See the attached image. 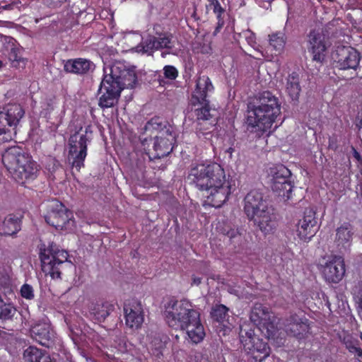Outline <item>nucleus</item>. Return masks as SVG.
<instances>
[{"mask_svg":"<svg viewBox=\"0 0 362 362\" xmlns=\"http://www.w3.org/2000/svg\"><path fill=\"white\" fill-rule=\"evenodd\" d=\"M210 6H213L214 13H217V12L224 13L225 12L224 8H222V6H221V4L218 0L216 1V2L214 3L213 4H211Z\"/></svg>","mask_w":362,"mask_h":362,"instance_id":"46","label":"nucleus"},{"mask_svg":"<svg viewBox=\"0 0 362 362\" xmlns=\"http://www.w3.org/2000/svg\"><path fill=\"white\" fill-rule=\"evenodd\" d=\"M219 30H220V28L216 27V30H215V33H216L217 32H218V31H219Z\"/></svg>","mask_w":362,"mask_h":362,"instance_id":"58","label":"nucleus"},{"mask_svg":"<svg viewBox=\"0 0 362 362\" xmlns=\"http://www.w3.org/2000/svg\"><path fill=\"white\" fill-rule=\"evenodd\" d=\"M358 305L362 304V281H361V284H360L359 289L358 291Z\"/></svg>","mask_w":362,"mask_h":362,"instance_id":"49","label":"nucleus"},{"mask_svg":"<svg viewBox=\"0 0 362 362\" xmlns=\"http://www.w3.org/2000/svg\"><path fill=\"white\" fill-rule=\"evenodd\" d=\"M215 109L196 108L194 113L196 115V133L197 136L205 141H209L213 145V134L211 129L216 124V117H215Z\"/></svg>","mask_w":362,"mask_h":362,"instance_id":"9","label":"nucleus"},{"mask_svg":"<svg viewBox=\"0 0 362 362\" xmlns=\"http://www.w3.org/2000/svg\"><path fill=\"white\" fill-rule=\"evenodd\" d=\"M319 2H325V1H329V2H334L335 0H317Z\"/></svg>","mask_w":362,"mask_h":362,"instance_id":"54","label":"nucleus"},{"mask_svg":"<svg viewBox=\"0 0 362 362\" xmlns=\"http://www.w3.org/2000/svg\"><path fill=\"white\" fill-rule=\"evenodd\" d=\"M162 165H163V164H161L160 165H153V168H157V167H158V168H160Z\"/></svg>","mask_w":362,"mask_h":362,"instance_id":"56","label":"nucleus"},{"mask_svg":"<svg viewBox=\"0 0 362 362\" xmlns=\"http://www.w3.org/2000/svg\"><path fill=\"white\" fill-rule=\"evenodd\" d=\"M297 235L300 240L308 242L315 235L317 230L315 212L312 209H305L303 218L297 224Z\"/></svg>","mask_w":362,"mask_h":362,"instance_id":"16","label":"nucleus"},{"mask_svg":"<svg viewBox=\"0 0 362 362\" xmlns=\"http://www.w3.org/2000/svg\"><path fill=\"white\" fill-rule=\"evenodd\" d=\"M67 0H52L53 3L57 6L58 4H61L62 3L66 2Z\"/></svg>","mask_w":362,"mask_h":362,"instance_id":"51","label":"nucleus"},{"mask_svg":"<svg viewBox=\"0 0 362 362\" xmlns=\"http://www.w3.org/2000/svg\"><path fill=\"white\" fill-rule=\"evenodd\" d=\"M23 359L25 362H54L47 353L33 346L24 350Z\"/></svg>","mask_w":362,"mask_h":362,"instance_id":"32","label":"nucleus"},{"mask_svg":"<svg viewBox=\"0 0 362 362\" xmlns=\"http://www.w3.org/2000/svg\"><path fill=\"white\" fill-rule=\"evenodd\" d=\"M257 337L255 334V331L252 328H244L241 327L240 331V340L243 347L246 343L252 341Z\"/></svg>","mask_w":362,"mask_h":362,"instance_id":"40","label":"nucleus"},{"mask_svg":"<svg viewBox=\"0 0 362 362\" xmlns=\"http://www.w3.org/2000/svg\"><path fill=\"white\" fill-rule=\"evenodd\" d=\"M350 352L355 354L360 362H362V349L354 345H347Z\"/></svg>","mask_w":362,"mask_h":362,"instance_id":"44","label":"nucleus"},{"mask_svg":"<svg viewBox=\"0 0 362 362\" xmlns=\"http://www.w3.org/2000/svg\"><path fill=\"white\" fill-rule=\"evenodd\" d=\"M216 14V16H217V19H218V21L219 20H223L221 17V15L223 13H219V12H217V13H215Z\"/></svg>","mask_w":362,"mask_h":362,"instance_id":"53","label":"nucleus"},{"mask_svg":"<svg viewBox=\"0 0 362 362\" xmlns=\"http://www.w3.org/2000/svg\"><path fill=\"white\" fill-rule=\"evenodd\" d=\"M214 90V86L209 76L199 75L196 81V88L193 92L191 103L194 106L200 105L199 108L211 109L208 100L209 93Z\"/></svg>","mask_w":362,"mask_h":362,"instance_id":"15","label":"nucleus"},{"mask_svg":"<svg viewBox=\"0 0 362 362\" xmlns=\"http://www.w3.org/2000/svg\"><path fill=\"white\" fill-rule=\"evenodd\" d=\"M25 111L19 104H9L0 112V135L16 134V128L24 116Z\"/></svg>","mask_w":362,"mask_h":362,"instance_id":"11","label":"nucleus"},{"mask_svg":"<svg viewBox=\"0 0 362 362\" xmlns=\"http://www.w3.org/2000/svg\"><path fill=\"white\" fill-rule=\"evenodd\" d=\"M72 213L62 203L57 204L45 216V221L57 230H68L74 226Z\"/></svg>","mask_w":362,"mask_h":362,"instance_id":"13","label":"nucleus"},{"mask_svg":"<svg viewBox=\"0 0 362 362\" xmlns=\"http://www.w3.org/2000/svg\"><path fill=\"white\" fill-rule=\"evenodd\" d=\"M95 69V64L83 58L71 59L64 62V70L67 73L83 75Z\"/></svg>","mask_w":362,"mask_h":362,"instance_id":"26","label":"nucleus"},{"mask_svg":"<svg viewBox=\"0 0 362 362\" xmlns=\"http://www.w3.org/2000/svg\"><path fill=\"white\" fill-rule=\"evenodd\" d=\"M345 274L344 259L340 256H334L326 262L323 267L322 274L327 281L330 283L339 282Z\"/></svg>","mask_w":362,"mask_h":362,"instance_id":"20","label":"nucleus"},{"mask_svg":"<svg viewBox=\"0 0 362 362\" xmlns=\"http://www.w3.org/2000/svg\"><path fill=\"white\" fill-rule=\"evenodd\" d=\"M30 334L34 340L46 347L51 345L54 337L49 325L45 322H38L33 326L30 329Z\"/></svg>","mask_w":362,"mask_h":362,"instance_id":"24","label":"nucleus"},{"mask_svg":"<svg viewBox=\"0 0 362 362\" xmlns=\"http://www.w3.org/2000/svg\"><path fill=\"white\" fill-rule=\"evenodd\" d=\"M114 310V304L107 300H98L91 303L89 305L90 316L93 320L99 322H104Z\"/></svg>","mask_w":362,"mask_h":362,"instance_id":"25","label":"nucleus"},{"mask_svg":"<svg viewBox=\"0 0 362 362\" xmlns=\"http://www.w3.org/2000/svg\"><path fill=\"white\" fill-rule=\"evenodd\" d=\"M360 338H361V341H362V332H361Z\"/></svg>","mask_w":362,"mask_h":362,"instance_id":"59","label":"nucleus"},{"mask_svg":"<svg viewBox=\"0 0 362 362\" xmlns=\"http://www.w3.org/2000/svg\"><path fill=\"white\" fill-rule=\"evenodd\" d=\"M219 30H220V28L216 27V30H215V33H216L217 32H218V31H219Z\"/></svg>","mask_w":362,"mask_h":362,"instance_id":"57","label":"nucleus"},{"mask_svg":"<svg viewBox=\"0 0 362 362\" xmlns=\"http://www.w3.org/2000/svg\"><path fill=\"white\" fill-rule=\"evenodd\" d=\"M283 325L288 335L298 339L305 338L310 329L308 320L306 317H300L296 314H292L285 318Z\"/></svg>","mask_w":362,"mask_h":362,"instance_id":"17","label":"nucleus"},{"mask_svg":"<svg viewBox=\"0 0 362 362\" xmlns=\"http://www.w3.org/2000/svg\"><path fill=\"white\" fill-rule=\"evenodd\" d=\"M172 47V36L168 33H159L157 37L149 34L143 37L141 42L134 49L138 53L152 55L155 50Z\"/></svg>","mask_w":362,"mask_h":362,"instance_id":"12","label":"nucleus"},{"mask_svg":"<svg viewBox=\"0 0 362 362\" xmlns=\"http://www.w3.org/2000/svg\"><path fill=\"white\" fill-rule=\"evenodd\" d=\"M248 219L253 223L255 227L265 235L273 233L277 226L274 209L270 206L256 212L248 217Z\"/></svg>","mask_w":362,"mask_h":362,"instance_id":"14","label":"nucleus"},{"mask_svg":"<svg viewBox=\"0 0 362 362\" xmlns=\"http://www.w3.org/2000/svg\"><path fill=\"white\" fill-rule=\"evenodd\" d=\"M16 312V309L11 304L6 303L0 297V320L3 321L12 320Z\"/></svg>","mask_w":362,"mask_h":362,"instance_id":"37","label":"nucleus"},{"mask_svg":"<svg viewBox=\"0 0 362 362\" xmlns=\"http://www.w3.org/2000/svg\"><path fill=\"white\" fill-rule=\"evenodd\" d=\"M269 44L276 52L280 53L284 49L285 46L284 34L281 33H278L269 35Z\"/></svg>","mask_w":362,"mask_h":362,"instance_id":"39","label":"nucleus"},{"mask_svg":"<svg viewBox=\"0 0 362 362\" xmlns=\"http://www.w3.org/2000/svg\"><path fill=\"white\" fill-rule=\"evenodd\" d=\"M188 178L197 189L204 192L205 203L213 207H221L231 193L232 185L226 180L224 170L216 163L193 166Z\"/></svg>","mask_w":362,"mask_h":362,"instance_id":"1","label":"nucleus"},{"mask_svg":"<svg viewBox=\"0 0 362 362\" xmlns=\"http://www.w3.org/2000/svg\"><path fill=\"white\" fill-rule=\"evenodd\" d=\"M195 320L196 319H192V324L188 325V326L183 328L182 330L186 331L189 339L192 343L198 344L203 341L206 333L201 320H199L197 322H195Z\"/></svg>","mask_w":362,"mask_h":362,"instance_id":"29","label":"nucleus"},{"mask_svg":"<svg viewBox=\"0 0 362 362\" xmlns=\"http://www.w3.org/2000/svg\"><path fill=\"white\" fill-rule=\"evenodd\" d=\"M271 318L268 308L260 303H256L250 313V320L257 327Z\"/></svg>","mask_w":362,"mask_h":362,"instance_id":"33","label":"nucleus"},{"mask_svg":"<svg viewBox=\"0 0 362 362\" xmlns=\"http://www.w3.org/2000/svg\"><path fill=\"white\" fill-rule=\"evenodd\" d=\"M29 154L21 147L13 146L8 148L2 154V162L11 174L20 164H25Z\"/></svg>","mask_w":362,"mask_h":362,"instance_id":"18","label":"nucleus"},{"mask_svg":"<svg viewBox=\"0 0 362 362\" xmlns=\"http://www.w3.org/2000/svg\"><path fill=\"white\" fill-rule=\"evenodd\" d=\"M358 316L360 317V318L362 320V304H358Z\"/></svg>","mask_w":362,"mask_h":362,"instance_id":"50","label":"nucleus"},{"mask_svg":"<svg viewBox=\"0 0 362 362\" xmlns=\"http://www.w3.org/2000/svg\"><path fill=\"white\" fill-rule=\"evenodd\" d=\"M38 247L42 270L45 275H49L52 279H61L62 272L72 267L71 262L68 260L67 252L59 250L56 244L52 243L46 245L41 243Z\"/></svg>","mask_w":362,"mask_h":362,"instance_id":"4","label":"nucleus"},{"mask_svg":"<svg viewBox=\"0 0 362 362\" xmlns=\"http://www.w3.org/2000/svg\"><path fill=\"white\" fill-rule=\"evenodd\" d=\"M2 66V62L0 60V67Z\"/></svg>","mask_w":362,"mask_h":362,"instance_id":"60","label":"nucleus"},{"mask_svg":"<svg viewBox=\"0 0 362 362\" xmlns=\"http://www.w3.org/2000/svg\"><path fill=\"white\" fill-rule=\"evenodd\" d=\"M332 58L335 68L341 71H350L348 78H354L358 76L360 69L361 53L350 46H338L333 52Z\"/></svg>","mask_w":362,"mask_h":362,"instance_id":"7","label":"nucleus"},{"mask_svg":"<svg viewBox=\"0 0 362 362\" xmlns=\"http://www.w3.org/2000/svg\"><path fill=\"white\" fill-rule=\"evenodd\" d=\"M87 133L88 129L83 132L81 127L69 139V159L72 160L71 166L78 172L84 166V160L87 156V142L90 141Z\"/></svg>","mask_w":362,"mask_h":362,"instance_id":"8","label":"nucleus"},{"mask_svg":"<svg viewBox=\"0 0 362 362\" xmlns=\"http://www.w3.org/2000/svg\"><path fill=\"white\" fill-rule=\"evenodd\" d=\"M136 81L134 68L129 67L124 62L118 61L105 66L98 90L101 94L98 105L103 109L114 107L118 103L122 90L134 88Z\"/></svg>","mask_w":362,"mask_h":362,"instance_id":"2","label":"nucleus"},{"mask_svg":"<svg viewBox=\"0 0 362 362\" xmlns=\"http://www.w3.org/2000/svg\"><path fill=\"white\" fill-rule=\"evenodd\" d=\"M271 187L279 197L290 199L293 189V185L289 180L291 171L283 165L270 168Z\"/></svg>","mask_w":362,"mask_h":362,"instance_id":"10","label":"nucleus"},{"mask_svg":"<svg viewBox=\"0 0 362 362\" xmlns=\"http://www.w3.org/2000/svg\"><path fill=\"white\" fill-rule=\"evenodd\" d=\"M8 58L11 61H19L20 60V56H18V49L16 47H11V52L8 55Z\"/></svg>","mask_w":362,"mask_h":362,"instance_id":"45","label":"nucleus"},{"mask_svg":"<svg viewBox=\"0 0 362 362\" xmlns=\"http://www.w3.org/2000/svg\"><path fill=\"white\" fill-rule=\"evenodd\" d=\"M166 346V341L160 337H154L151 342V351L157 358L160 359L164 354Z\"/></svg>","mask_w":362,"mask_h":362,"instance_id":"36","label":"nucleus"},{"mask_svg":"<svg viewBox=\"0 0 362 362\" xmlns=\"http://www.w3.org/2000/svg\"><path fill=\"white\" fill-rule=\"evenodd\" d=\"M169 54V52H162L161 53V55L163 57H165L166 56V54Z\"/></svg>","mask_w":362,"mask_h":362,"instance_id":"55","label":"nucleus"},{"mask_svg":"<svg viewBox=\"0 0 362 362\" xmlns=\"http://www.w3.org/2000/svg\"><path fill=\"white\" fill-rule=\"evenodd\" d=\"M21 296L27 300H33L35 298V291L33 287L28 284H24L21 288Z\"/></svg>","mask_w":362,"mask_h":362,"instance_id":"42","label":"nucleus"},{"mask_svg":"<svg viewBox=\"0 0 362 362\" xmlns=\"http://www.w3.org/2000/svg\"><path fill=\"white\" fill-rule=\"evenodd\" d=\"M244 349L249 351H257V353L262 354L263 356L259 361H262V359L267 357L270 353V348L267 343L259 339L258 337L252 341L246 343Z\"/></svg>","mask_w":362,"mask_h":362,"instance_id":"34","label":"nucleus"},{"mask_svg":"<svg viewBox=\"0 0 362 362\" xmlns=\"http://www.w3.org/2000/svg\"><path fill=\"white\" fill-rule=\"evenodd\" d=\"M22 216L13 214L6 216L0 223V236L16 237L21 230Z\"/></svg>","mask_w":362,"mask_h":362,"instance_id":"27","label":"nucleus"},{"mask_svg":"<svg viewBox=\"0 0 362 362\" xmlns=\"http://www.w3.org/2000/svg\"><path fill=\"white\" fill-rule=\"evenodd\" d=\"M353 156L359 163H362V157L360 155V153L354 148H353Z\"/></svg>","mask_w":362,"mask_h":362,"instance_id":"47","label":"nucleus"},{"mask_svg":"<svg viewBox=\"0 0 362 362\" xmlns=\"http://www.w3.org/2000/svg\"><path fill=\"white\" fill-rule=\"evenodd\" d=\"M126 325L132 329H139L144 320V310L140 302L134 300L124 306Z\"/></svg>","mask_w":362,"mask_h":362,"instance_id":"21","label":"nucleus"},{"mask_svg":"<svg viewBox=\"0 0 362 362\" xmlns=\"http://www.w3.org/2000/svg\"><path fill=\"white\" fill-rule=\"evenodd\" d=\"M247 129L260 137L270 129L281 113V104L270 91L259 93L247 105Z\"/></svg>","mask_w":362,"mask_h":362,"instance_id":"3","label":"nucleus"},{"mask_svg":"<svg viewBox=\"0 0 362 362\" xmlns=\"http://www.w3.org/2000/svg\"><path fill=\"white\" fill-rule=\"evenodd\" d=\"M25 160V164H20L11 173L13 179L21 184L35 180L39 172L38 165L30 155L26 157Z\"/></svg>","mask_w":362,"mask_h":362,"instance_id":"19","label":"nucleus"},{"mask_svg":"<svg viewBox=\"0 0 362 362\" xmlns=\"http://www.w3.org/2000/svg\"><path fill=\"white\" fill-rule=\"evenodd\" d=\"M224 24V21L223 20H219L217 23V27L221 28L223 27Z\"/></svg>","mask_w":362,"mask_h":362,"instance_id":"52","label":"nucleus"},{"mask_svg":"<svg viewBox=\"0 0 362 362\" xmlns=\"http://www.w3.org/2000/svg\"><path fill=\"white\" fill-rule=\"evenodd\" d=\"M202 283V278L197 276H192V285L199 286Z\"/></svg>","mask_w":362,"mask_h":362,"instance_id":"48","label":"nucleus"},{"mask_svg":"<svg viewBox=\"0 0 362 362\" xmlns=\"http://www.w3.org/2000/svg\"><path fill=\"white\" fill-rule=\"evenodd\" d=\"M228 308L224 305H216L211 312V317L217 322H222L228 316Z\"/></svg>","mask_w":362,"mask_h":362,"instance_id":"38","label":"nucleus"},{"mask_svg":"<svg viewBox=\"0 0 362 362\" xmlns=\"http://www.w3.org/2000/svg\"><path fill=\"white\" fill-rule=\"evenodd\" d=\"M168 127L174 128L171 126L168 122L163 120L160 117H153L151 118L148 122H146L144 129H142L144 132L141 133L143 134L146 132H151L155 130L157 132V134H160L161 132H164L168 129Z\"/></svg>","mask_w":362,"mask_h":362,"instance_id":"35","label":"nucleus"},{"mask_svg":"<svg viewBox=\"0 0 362 362\" xmlns=\"http://www.w3.org/2000/svg\"><path fill=\"white\" fill-rule=\"evenodd\" d=\"M353 232L351 226L346 224L340 226L336 230L335 243L338 249L346 250L349 248L352 241Z\"/></svg>","mask_w":362,"mask_h":362,"instance_id":"28","label":"nucleus"},{"mask_svg":"<svg viewBox=\"0 0 362 362\" xmlns=\"http://www.w3.org/2000/svg\"><path fill=\"white\" fill-rule=\"evenodd\" d=\"M259 331L269 340H273L278 344H283V337H279V329L275 322L267 320L258 326Z\"/></svg>","mask_w":362,"mask_h":362,"instance_id":"30","label":"nucleus"},{"mask_svg":"<svg viewBox=\"0 0 362 362\" xmlns=\"http://www.w3.org/2000/svg\"><path fill=\"white\" fill-rule=\"evenodd\" d=\"M301 88L300 86L299 76L298 74L293 72L288 75L286 78V92L290 98L294 103H297L299 99Z\"/></svg>","mask_w":362,"mask_h":362,"instance_id":"31","label":"nucleus"},{"mask_svg":"<svg viewBox=\"0 0 362 362\" xmlns=\"http://www.w3.org/2000/svg\"><path fill=\"white\" fill-rule=\"evenodd\" d=\"M244 211L247 218L269 206L263 194L256 189L251 190L247 193L244 199Z\"/></svg>","mask_w":362,"mask_h":362,"instance_id":"22","label":"nucleus"},{"mask_svg":"<svg viewBox=\"0 0 362 362\" xmlns=\"http://www.w3.org/2000/svg\"><path fill=\"white\" fill-rule=\"evenodd\" d=\"M221 233L230 240L241 235L240 229L238 227L229 224H226L223 227Z\"/></svg>","mask_w":362,"mask_h":362,"instance_id":"41","label":"nucleus"},{"mask_svg":"<svg viewBox=\"0 0 362 362\" xmlns=\"http://www.w3.org/2000/svg\"><path fill=\"white\" fill-rule=\"evenodd\" d=\"M308 42L310 44L309 49L313 54V59L318 62H322L324 60V53L326 50L323 35L316 30H312L308 35Z\"/></svg>","mask_w":362,"mask_h":362,"instance_id":"23","label":"nucleus"},{"mask_svg":"<svg viewBox=\"0 0 362 362\" xmlns=\"http://www.w3.org/2000/svg\"><path fill=\"white\" fill-rule=\"evenodd\" d=\"M164 76L170 80H175L178 75L177 70L173 66L167 65L163 68Z\"/></svg>","mask_w":362,"mask_h":362,"instance_id":"43","label":"nucleus"},{"mask_svg":"<svg viewBox=\"0 0 362 362\" xmlns=\"http://www.w3.org/2000/svg\"><path fill=\"white\" fill-rule=\"evenodd\" d=\"M165 317L168 325L175 329L183 328L192 324V319L195 322L200 320L199 313L194 308L192 303L187 299L170 300L165 305Z\"/></svg>","mask_w":362,"mask_h":362,"instance_id":"5","label":"nucleus"},{"mask_svg":"<svg viewBox=\"0 0 362 362\" xmlns=\"http://www.w3.org/2000/svg\"><path fill=\"white\" fill-rule=\"evenodd\" d=\"M177 133L175 128L168 127L167 130L156 134L153 138L140 136L139 139L144 148L150 162H160L162 158L168 156L173 150L176 142Z\"/></svg>","mask_w":362,"mask_h":362,"instance_id":"6","label":"nucleus"}]
</instances>
